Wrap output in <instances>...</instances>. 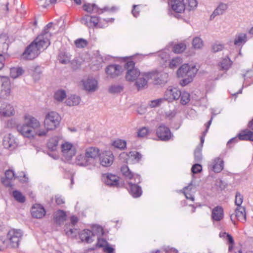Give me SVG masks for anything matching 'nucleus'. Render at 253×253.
Returning <instances> with one entry per match:
<instances>
[{"label": "nucleus", "mask_w": 253, "mask_h": 253, "mask_svg": "<svg viewBox=\"0 0 253 253\" xmlns=\"http://www.w3.org/2000/svg\"><path fill=\"white\" fill-rule=\"evenodd\" d=\"M186 48V45L184 42H179L175 44L172 49V51L177 54L181 53L185 51Z\"/></svg>", "instance_id": "obj_41"}, {"label": "nucleus", "mask_w": 253, "mask_h": 253, "mask_svg": "<svg viewBox=\"0 0 253 253\" xmlns=\"http://www.w3.org/2000/svg\"><path fill=\"white\" fill-rule=\"evenodd\" d=\"M169 75L166 73H163L154 78L153 83L155 85H164L168 82Z\"/></svg>", "instance_id": "obj_29"}, {"label": "nucleus", "mask_w": 253, "mask_h": 253, "mask_svg": "<svg viewBox=\"0 0 253 253\" xmlns=\"http://www.w3.org/2000/svg\"><path fill=\"white\" fill-rule=\"evenodd\" d=\"M138 54L130 56H126L122 58V61L124 63V67L126 70V79L127 81L133 82L136 81L138 77L141 74L140 70L135 67L134 59Z\"/></svg>", "instance_id": "obj_3"}, {"label": "nucleus", "mask_w": 253, "mask_h": 253, "mask_svg": "<svg viewBox=\"0 0 253 253\" xmlns=\"http://www.w3.org/2000/svg\"><path fill=\"white\" fill-rule=\"evenodd\" d=\"M124 89V86L119 84L111 85L108 88V92L111 94L119 93Z\"/></svg>", "instance_id": "obj_48"}, {"label": "nucleus", "mask_w": 253, "mask_h": 253, "mask_svg": "<svg viewBox=\"0 0 253 253\" xmlns=\"http://www.w3.org/2000/svg\"><path fill=\"white\" fill-rule=\"evenodd\" d=\"M17 130L24 137L28 138H34L35 134L34 130L30 128L25 123L22 125L17 126Z\"/></svg>", "instance_id": "obj_14"}, {"label": "nucleus", "mask_w": 253, "mask_h": 253, "mask_svg": "<svg viewBox=\"0 0 253 253\" xmlns=\"http://www.w3.org/2000/svg\"><path fill=\"white\" fill-rule=\"evenodd\" d=\"M33 71L32 76L35 82L39 81L41 79L42 71L40 66H36L33 69H31Z\"/></svg>", "instance_id": "obj_42"}, {"label": "nucleus", "mask_w": 253, "mask_h": 253, "mask_svg": "<svg viewBox=\"0 0 253 253\" xmlns=\"http://www.w3.org/2000/svg\"><path fill=\"white\" fill-rule=\"evenodd\" d=\"M23 236V233L20 229H12L7 234L8 248L16 249L18 248L20 240Z\"/></svg>", "instance_id": "obj_6"}, {"label": "nucleus", "mask_w": 253, "mask_h": 253, "mask_svg": "<svg viewBox=\"0 0 253 253\" xmlns=\"http://www.w3.org/2000/svg\"><path fill=\"white\" fill-rule=\"evenodd\" d=\"M46 213L45 209L40 204L34 205L31 210V214L35 218L43 217Z\"/></svg>", "instance_id": "obj_18"}, {"label": "nucleus", "mask_w": 253, "mask_h": 253, "mask_svg": "<svg viewBox=\"0 0 253 253\" xmlns=\"http://www.w3.org/2000/svg\"><path fill=\"white\" fill-rule=\"evenodd\" d=\"M196 72L195 66L191 67L189 64H182L177 71V77L182 78L179 82L180 85L184 86L192 82Z\"/></svg>", "instance_id": "obj_4"}, {"label": "nucleus", "mask_w": 253, "mask_h": 253, "mask_svg": "<svg viewBox=\"0 0 253 253\" xmlns=\"http://www.w3.org/2000/svg\"><path fill=\"white\" fill-rule=\"evenodd\" d=\"M15 111L13 107L9 104H6L2 106L0 109V115L4 117H8L13 116Z\"/></svg>", "instance_id": "obj_24"}, {"label": "nucleus", "mask_w": 253, "mask_h": 253, "mask_svg": "<svg viewBox=\"0 0 253 253\" xmlns=\"http://www.w3.org/2000/svg\"><path fill=\"white\" fill-rule=\"evenodd\" d=\"M41 36H38L25 49L21 55V58L25 60H32L37 58L40 54L42 48H46L48 46L47 41L41 40Z\"/></svg>", "instance_id": "obj_2"}, {"label": "nucleus", "mask_w": 253, "mask_h": 253, "mask_svg": "<svg viewBox=\"0 0 253 253\" xmlns=\"http://www.w3.org/2000/svg\"><path fill=\"white\" fill-rule=\"evenodd\" d=\"M102 178L104 183L110 186L122 187L125 184L124 182L119 181L118 177L111 173H108L103 174Z\"/></svg>", "instance_id": "obj_10"}, {"label": "nucleus", "mask_w": 253, "mask_h": 253, "mask_svg": "<svg viewBox=\"0 0 253 253\" xmlns=\"http://www.w3.org/2000/svg\"><path fill=\"white\" fill-rule=\"evenodd\" d=\"M1 88L11 89V83L9 77L2 76L1 78Z\"/></svg>", "instance_id": "obj_56"}, {"label": "nucleus", "mask_w": 253, "mask_h": 253, "mask_svg": "<svg viewBox=\"0 0 253 253\" xmlns=\"http://www.w3.org/2000/svg\"><path fill=\"white\" fill-rule=\"evenodd\" d=\"M112 145L120 150H125L126 148V141L123 139H118L114 141Z\"/></svg>", "instance_id": "obj_45"}, {"label": "nucleus", "mask_w": 253, "mask_h": 253, "mask_svg": "<svg viewBox=\"0 0 253 253\" xmlns=\"http://www.w3.org/2000/svg\"><path fill=\"white\" fill-rule=\"evenodd\" d=\"M11 179L4 176L0 178L1 183L4 187L12 189L13 185L11 183Z\"/></svg>", "instance_id": "obj_58"}, {"label": "nucleus", "mask_w": 253, "mask_h": 253, "mask_svg": "<svg viewBox=\"0 0 253 253\" xmlns=\"http://www.w3.org/2000/svg\"><path fill=\"white\" fill-rule=\"evenodd\" d=\"M67 217L66 211L62 210H58L54 214V222L56 224L60 225L66 220Z\"/></svg>", "instance_id": "obj_19"}, {"label": "nucleus", "mask_w": 253, "mask_h": 253, "mask_svg": "<svg viewBox=\"0 0 253 253\" xmlns=\"http://www.w3.org/2000/svg\"><path fill=\"white\" fill-rule=\"evenodd\" d=\"M243 196L239 192H237L235 196V203L237 207H242L241 204L243 203Z\"/></svg>", "instance_id": "obj_59"}, {"label": "nucleus", "mask_w": 253, "mask_h": 253, "mask_svg": "<svg viewBox=\"0 0 253 253\" xmlns=\"http://www.w3.org/2000/svg\"><path fill=\"white\" fill-rule=\"evenodd\" d=\"M224 217L223 209L221 206H217L214 208L211 212L212 220L219 221Z\"/></svg>", "instance_id": "obj_22"}, {"label": "nucleus", "mask_w": 253, "mask_h": 253, "mask_svg": "<svg viewBox=\"0 0 253 253\" xmlns=\"http://www.w3.org/2000/svg\"><path fill=\"white\" fill-rule=\"evenodd\" d=\"M58 144V140L56 138H51L47 143V147L51 151L56 150Z\"/></svg>", "instance_id": "obj_46"}, {"label": "nucleus", "mask_w": 253, "mask_h": 253, "mask_svg": "<svg viewBox=\"0 0 253 253\" xmlns=\"http://www.w3.org/2000/svg\"><path fill=\"white\" fill-rule=\"evenodd\" d=\"M81 97L77 95H72L65 101V103L69 106H76L79 104L81 101Z\"/></svg>", "instance_id": "obj_34"}, {"label": "nucleus", "mask_w": 253, "mask_h": 253, "mask_svg": "<svg viewBox=\"0 0 253 253\" xmlns=\"http://www.w3.org/2000/svg\"><path fill=\"white\" fill-rule=\"evenodd\" d=\"M12 196L19 203H24L26 201L25 196L19 190H14L12 192Z\"/></svg>", "instance_id": "obj_39"}, {"label": "nucleus", "mask_w": 253, "mask_h": 253, "mask_svg": "<svg viewBox=\"0 0 253 253\" xmlns=\"http://www.w3.org/2000/svg\"><path fill=\"white\" fill-rule=\"evenodd\" d=\"M190 94L186 91H183L180 95V103L183 105H185L189 103L190 101Z\"/></svg>", "instance_id": "obj_52"}, {"label": "nucleus", "mask_w": 253, "mask_h": 253, "mask_svg": "<svg viewBox=\"0 0 253 253\" xmlns=\"http://www.w3.org/2000/svg\"><path fill=\"white\" fill-rule=\"evenodd\" d=\"M150 253H178V251L174 248L167 247L162 250H153Z\"/></svg>", "instance_id": "obj_47"}, {"label": "nucleus", "mask_w": 253, "mask_h": 253, "mask_svg": "<svg viewBox=\"0 0 253 253\" xmlns=\"http://www.w3.org/2000/svg\"><path fill=\"white\" fill-rule=\"evenodd\" d=\"M11 89L9 88H1L0 93V98L2 99H7L10 94Z\"/></svg>", "instance_id": "obj_61"}, {"label": "nucleus", "mask_w": 253, "mask_h": 253, "mask_svg": "<svg viewBox=\"0 0 253 253\" xmlns=\"http://www.w3.org/2000/svg\"><path fill=\"white\" fill-rule=\"evenodd\" d=\"M121 171L126 179H132L134 178L135 179V176L136 174H134L131 171L127 166H123L121 168Z\"/></svg>", "instance_id": "obj_35"}, {"label": "nucleus", "mask_w": 253, "mask_h": 253, "mask_svg": "<svg viewBox=\"0 0 253 253\" xmlns=\"http://www.w3.org/2000/svg\"><path fill=\"white\" fill-rule=\"evenodd\" d=\"M76 163L80 166H87L92 165V162L90 161V159L86 157V154L84 155L80 154L76 157Z\"/></svg>", "instance_id": "obj_32"}, {"label": "nucleus", "mask_w": 253, "mask_h": 253, "mask_svg": "<svg viewBox=\"0 0 253 253\" xmlns=\"http://www.w3.org/2000/svg\"><path fill=\"white\" fill-rule=\"evenodd\" d=\"M81 22L82 24L85 25L89 28H95V26H93V21L92 19V17L89 15H85L81 18Z\"/></svg>", "instance_id": "obj_38"}, {"label": "nucleus", "mask_w": 253, "mask_h": 253, "mask_svg": "<svg viewBox=\"0 0 253 253\" xmlns=\"http://www.w3.org/2000/svg\"><path fill=\"white\" fill-rule=\"evenodd\" d=\"M59 62L63 64H67L70 62L69 58L65 52H60L58 56Z\"/></svg>", "instance_id": "obj_53"}, {"label": "nucleus", "mask_w": 253, "mask_h": 253, "mask_svg": "<svg viewBox=\"0 0 253 253\" xmlns=\"http://www.w3.org/2000/svg\"><path fill=\"white\" fill-rule=\"evenodd\" d=\"M237 137L240 140L253 142V131L248 128L242 129L238 134Z\"/></svg>", "instance_id": "obj_21"}, {"label": "nucleus", "mask_w": 253, "mask_h": 253, "mask_svg": "<svg viewBox=\"0 0 253 253\" xmlns=\"http://www.w3.org/2000/svg\"><path fill=\"white\" fill-rule=\"evenodd\" d=\"M99 152V149L92 147L88 148L85 150L86 157L90 159V161L92 162V167L93 168L95 167V159L100 155Z\"/></svg>", "instance_id": "obj_16"}, {"label": "nucleus", "mask_w": 253, "mask_h": 253, "mask_svg": "<svg viewBox=\"0 0 253 253\" xmlns=\"http://www.w3.org/2000/svg\"><path fill=\"white\" fill-rule=\"evenodd\" d=\"M247 42V35L245 34L241 33L237 35L234 41V45L241 46Z\"/></svg>", "instance_id": "obj_36"}, {"label": "nucleus", "mask_w": 253, "mask_h": 253, "mask_svg": "<svg viewBox=\"0 0 253 253\" xmlns=\"http://www.w3.org/2000/svg\"><path fill=\"white\" fill-rule=\"evenodd\" d=\"M141 181L142 178L140 175L136 174L134 182H128L129 186V188L128 189V192L134 198H139L142 194V188L138 185Z\"/></svg>", "instance_id": "obj_8"}, {"label": "nucleus", "mask_w": 253, "mask_h": 253, "mask_svg": "<svg viewBox=\"0 0 253 253\" xmlns=\"http://www.w3.org/2000/svg\"><path fill=\"white\" fill-rule=\"evenodd\" d=\"M99 160L102 166L110 167L114 161V155L111 151H105L100 155Z\"/></svg>", "instance_id": "obj_12"}, {"label": "nucleus", "mask_w": 253, "mask_h": 253, "mask_svg": "<svg viewBox=\"0 0 253 253\" xmlns=\"http://www.w3.org/2000/svg\"><path fill=\"white\" fill-rule=\"evenodd\" d=\"M227 7L228 6L226 4L222 2L220 3L211 15L210 20H212L217 15H222L227 9Z\"/></svg>", "instance_id": "obj_28"}, {"label": "nucleus", "mask_w": 253, "mask_h": 253, "mask_svg": "<svg viewBox=\"0 0 253 253\" xmlns=\"http://www.w3.org/2000/svg\"><path fill=\"white\" fill-rule=\"evenodd\" d=\"M2 143L4 148L11 150L14 149L18 145L14 136L11 133L4 135Z\"/></svg>", "instance_id": "obj_13"}, {"label": "nucleus", "mask_w": 253, "mask_h": 253, "mask_svg": "<svg viewBox=\"0 0 253 253\" xmlns=\"http://www.w3.org/2000/svg\"><path fill=\"white\" fill-rule=\"evenodd\" d=\"M73 144L69 142H66L61 145L62 151L63 153L66 152L69 153L70 154L69 156H68V159H71L73 156L76 154V151L75 149H73Z\"/></svg>", "instance_id": "obj_31"}, {"label": "nucleus", "mask_w": 253, "mask_h": 253, "mask_svg": "<svg viewBox=\"0 0 253 253\" xmlns=\"http://www.w3.org/2000/svg\"><path fill=\"white\" fill-rule=\"evenodd\" d=\"M71 67L74 70L79 69L81 65V62L78 59H74L71 62Z\"/></svg>", "instance_id": "obj_63"}, {"label": "nucleus", "mask_w": 253, "mask_h": 253, "mask_svg": "<svg viewBox=\"0 0 253 253\" xmlns=\"http://www.w3.org/2000/svg\"><path fill=\"white\" fill-rule=\"evenodd\" d=\"M61 117L56 112L48 113L44 121V126L47 130L55 129L60 124Z\"/></svg>", "instance_id": "obj_5"}, {"label": "nucleus", "mask_w": 253, "mask_h": 253, "mask_svg": "<svg viewBox=\"0 0 253 253\" xmlns=\"http://www.w3.org/2000/svg\"><path fill=\"white\" fill-rule=\"evenodd\" d=\"M164 1L165 0H160ZM197 0H169L168 5L169 7V14L172 15L177 19L182 18L179 13H182L187 10H194L197 6Z\"/></svg>", "instance_id": "obj_1"}, {"label": "nucleus", "mask_w": 253, "mask_h": 253, "mask_svg": "<svg viewBox=\"0 0 253 253\" xmlns=\"http://www.w3.org/2000/svg\"><path fill=\"white\" fill-rule=\"evenodd\" d=\"M148 132V129L146 127H142L138 129L137 132V136L138 137H143L146 136Z\"/></svg>", "instance_id": "obj_62"}, {"label": "nucleus", "mask_w": 253, "mask_h": 253, "mask_svg": "<svg viewBox=\"0 0 253 253\" xmlns=\"http://www.w3.org/2000/svg\"><path fill=\"white\" fill-rule=\"evenodd\" d=\"M24 120L25 123L32 129L38 128L40 126L39 121L29 115L24 116Z\"/></svg>", "instance_id": "obj_27"}, {"label": "nucleus", "mask_w": 253, "mask_h": 253, "mask_svg": "<svg viewBox=\"0 0 253 253\" xmlns=\"http://www.w3.org/2000/svg\"><path fill=\"white\" fill-rule=\"evenodd\" d=\"M202 148L196 147L194 152V161L196 162L200 163L202 160Z\"/></svg>", "instance_id": "obj_55"}, {"label": "nucleus", "mask_w": 253, "mask_h": 253, "mask_svg": "<svg viewBox=\"0 0 253 253\" xmlns=\"http://www.w3.org/2000/svg\"><path fill=\"white\" fill-rule=\"evenodd\" d=\"M233 62L231 60L228 56L222 59L219 63V66L220 67V70H228L231 67Z\"/></svg>", "instance_id": "obj_33"}, {"label": "nucleus", "mask_w": 253, "mask_h": 253, "mask_svg": "<svg viewBox=\"0 0 253 253\" xmlns=\"http://www.w3.org/2000/svg\"><path fill=\"white\" fill-rule=\"evenodd\" d=\"M182 91L177 87L168 89L165 93V99L168 102H172L173 100H177L181 95Z\"/></svg>", "instance_id": "obj_11"}, {"label": "nucleus", "mask_w": 253, "mask_h": 253, "mask_svg": "<svg viewBox=\"0 0 253 253\" xmlns=\"http://www.w3.org/2000/svg\"><path fill=\"white\" fill-rule=\"evenodd\" d=\"M53 23L49 22L44 27L42 33L38 35V36H41V40H43V41L46 42L48 46L50 44V38L51 37V34L49 32V29L51 28Z\"/></svg>", "instance_id": "obj_23"}, {"label": "nucleus", "mask_w": 253, "mask_h": 253, "mask_svg": "<svg viewBox=\"0 0 253 253\" xmlns=\"http://www.w3.org/2000/svg\"><path fill=\"white\" fill-rule=\"evenodd\" d=\"M96 247L98 248H102L103 252L105 253H115V249L109 243L104 245L102 243H96Z\"/></svg>", "instance_id": "obj_43"}, {"label": "nucleus", "mask_w": 253, "mask_h": 253, "mask_svg": "<svg viewBox=\"0 0 253 253\" xmlns=\"http://www.w3.org/2000/svg\"><path fill=\"white\" fill-rule=\"evenodd\" d=\"M122 66L117 64H110L105 69L106 73L112 78L120 76L122 73Z\"/></svg>", "instance_id": "obj_15"}, {"label": "nucleus", "mask_w": 253, "mask_h": 253, "mask_svg": "<svg viewBox=\"0 0 253 253\" xmlns=\"http://www.w3.org/2000/svg\"><path fill=\"white\" fill-rule=\"evenodd\" d=\"M83 9L88 13H96L100 14L107 10V7H104L103 8H100L94 3H85L83 5Z\"/></svg>", "instance_id": "obj_17"}, {"label": "nucleus", "mask_w": 253, "mask_h": 253, "mask_svg": "<svg viewBox=\"0 0 253 253\" xmlns=\"http://www.w3.org/2000/svg\"><path fill=\"white\" fill-rule=\"evenodd\" d=\"M156 134L159 139L162 141H167L173 136L170 129L164 124H161L156 130Z\"/></svg>", "instance_id": "obj_9"}, {"label": "nucleus", "mask_w": 253, "mask_h": 253, "mask_svg": "<svg viewBox=\"0 0 253 253\" xmlns=\"http://www.w3.org/2000/svg\"><path fill=\"white\" fill-rule=\"evenodd\" d=\"M19 124H17L15 119H11L7 121L6 127L9 128H13L14 127L17 128V126H19Z\"/></svg>", "instance_id": "obj_64"}, {"label": "nucleus", "mask_w": 253, "mask_h": 253, "mask_svg": "<svg viewBox=\"0 0 253 253\" xmlns=\"http://www.w3.org/2000/svg\"><path fill=\"white\" fill-rule=\"evenodd\" d=\"M202 170V165L200 164H195L191 168V172L193 174L201 172Z\"/></svg>", "instance_id": "obj_60"}, {"label": "nucleus", "mask_w": 253, "mask_h": 253, "mask_svg": "<svg viewBox=\"0 0 253 253\" xmlns=\"http://www.w3.org/2000/svg\"><path fill=\"white\" fill-rule=\"evenodd\" d=\"M216 164L213 166V170L216 173L220 172L223 169L224 167V162L222 160L217 158Z\"/></svg>", "instance_id": "obj_49"}, {"label": "nucleus", "mask_w": 253, "mask_h": 253, "mask_svg": "<svg viewBox=\"0 0 253 253\" xmlns=\"http://www.w3.org/2000/svg\"><path fill=\"white\" fill-rule=\"evenodd\" d=\"M84 88L89 91H94L97 86V81L93 78H88L85 81H83Z\"/></svg>", "instance_id": "obj_25"}, {"label": "nucleus", "mask_w": 253, "mask_h": 253, "mask_svg": "<svg viewBox=\"0 0 253 253\" xmlns=\"http://www.w3.org/2000/svg\"><path fill=\"white\" fill-rule=\"evenodd\" d=\"M183 62L182 58L180 57L177 56L174 58H173L171 60H170L169 64V67L170 69H174L177 68L178 66H179Z\"/></svg>", "instance_id": "obj_40"}, {"label": "nucleus", "mask_w": 253, "mask_h": 253, "mask_svg": "<svg viewBox=\"0 0 253 253\" xmlns=\"http://www.w3.org/2000/svg\"><path fill=\"white\" fill-rule=\"evenodd\" d=\"M92 232L94 233V236H103L105 234V231L102 227L99 225H94L92 226Z\"/></svg>", "instance_id": "obj_50"}, {"label": "nucleus", "mask_w": 253, "mask_h": 253, "mask_svg": "<svg viewBox=\"0 0 253 253\" xmlns=\"http://www.w3.org/2000/svg\"><path fill=\"white\" fill-rule=\"evenodd\" d=\"M243 77L248 85L253 83V70L248 71L245 74L243 75Z\"/></svg>", "instance_id": "obj_51"}, {"label": "nucleus", "mask_w": 253, "mask_h": 253, "mask_svg": "<svg viewBox=\"0 0 253 253\" xmlns=\"http://www.w3.org/2000/svg\"><path fill=\"white\" fill-rule=\"evenodd\" d=\"M66 91L63 89H58L54 94V98L59 102H62L66 97Z\"/></svg>", "instance_id": "obj_44"}, {"label": "nucleus", "mask_w": 253, "mask_h": 253, "mask_svg": "<svg viewBox=\"0 0 253 253\" xmlns=\"http://www.w3.org/2000/svg\"><path fill=\"white\" fill-rule=\"evenodd\" d=\"M235 217L241 222L246 221V209L244 207H237L235 210Z\"/></svg>", "instance_id": "obj_30"}, {"label": "nucleus", "mask_w": 253, "mask_h": 253, "mask_svg": "<svg viewBox=\"0 0 253 253\" xmlns=\"http://www.w3.org/2000/svg\"><path fill=\"white\" fill-rule=\"evenodd\" d=\"M79 236L82 242H85L87 243H91L93 241L91 239V237L94 236V234L90 230L84 229L79 233Z\"/></svg>", "instance_id": "obj_20"}, {"label": "nucleus", "mask_w": 253, "mask_h": 253, "mask_svg": "<svg viewBox=\"0 0 253 253\" xmlns=\"http://www.w3.org/2000/svg\"><path fill=\"white\" fill-rule=\"evenodd\" d=\"M192 45L194 49H201L203 46V41L198 37H195L192 41Z\"/></svg>", "instance_id": "obj_54"}, {"label": "nucleus", "mask_w": 253, "mask_h": 253, "mask_svg": "<svg viewBox=\"0 0 253 253\" xmlns=\"http://www.w3.org/2000/svg\"><path fill=\"white\" fill-rule=\"evenodd\" d=\"M159 73V71L157 70L142 73V77L139 78L134 84L137 89L139 90L144 88L145 86H147V80L153 79L154 80V78L158 76Z\"/></svg>", "instance_id": "obj_7"}, {"label": "nucleus", "mask_w": 253, "mask_h": 253, "mask_svg": "<svg viewBox=\"0 0 253 253\" xmlns=\"http://www.w3.org/2000/svg\"><path fill=\"white\" fill-rule=\"evenodd\" d=\"M119 157L121 159L125 158L126 160H127L128 158H133L137 162H139L142 158V155L140 152L134 151H130L128 153L123 152L120 155Z\"/></svg>", "instance_id": "obj_26"}, {"label": "nucleus", "mask_w": 253, "mask_h": 253, "mask_svg": "<svg viewBox=\"0 0 253 253\" xmlns=\"http://www.w3.org/2000/svg\"><path fill=\"white\" fill-rule=\"evenodd\" d=\"M75 44L78 48H84L87 46L88 42L86 40L80 38L75 41Z\"/></svg>", "instance_id": "obj_57"}, {"label": "nucleus", "mask_w": 253, "mask_h": 253, "mask_svg": "<svg viewBox=\"0 0 253 253\" xmlns=\"http://www.w3.org/2000/svg\"><path fill=\"white\" fill-rule=\"evenodd\" d=\"M24 71L22 67H12L10 69V77L13 79H16L24 73Z\"/></svg>", "instance_id": "obj_37"}]
</instances>
